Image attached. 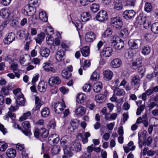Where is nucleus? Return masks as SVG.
<instances>
[{"instance_id":"ddd939ff","label":"nucleus","mask_w":158,"mask_h":158,"mask_svg":"<svg viewBox=\"0 0 158 158\" xmlns=\"http://www.w3.org/2000/svg\"><path fill=\"white\" fill-rule=\"evenodd\" d=\"M135 14V12L133 10H127L123 13V17L127 19H131L133 18Z\"/></svg>"},{"instance_id":"338daca9","label":"nucleus","mask_w":158,"mask_h":158,"mask_svg":"<svg viewBox=\"0 0 158 158\" xmlns=\"http://www.w3.org/2000/svg\"><path fill=\"white\" fill-rule=\"evenodd\" d=\"M91 155L89 153L84 152L80 158H90Z\"/></svg>"},{"instance_id":"f03ea898","label":"nucleus","mask_w":158,"mask_h":158,"mask_svg":"<svg viewBox=\"0 0 158 158\" xmlns=\"http://www.w3.org/2000/svg\"><path fill=\"white\" fill-rule=\"evenodd\" d=\"M14 15L13 11L9 8H3L0 10V16L7 20H11Z\"/></svg>"},{"instance_id":"49530a36","label":"nucleus","mask_w":158,"mask_h":158,"mask_svg":"<svg viewBox=\"0 0 158 158\" xmlns=\"http://www.w3.org/2000/svg\"><path fill=\"white\" fill-rule=\"evenodd\" d=\"M121 40L120 39L119 37L115 35L112 36L110 39V42L113 45L117 43L120 41Z\"/></svg>"},{"instance_id":"aec40b11","label":"nucleus","mask_w":158,"mask_h":158,"mask_svg":"<svg viewBox=\"0 0 158 158\" xmlns=\"http://www.w3.org/2000/svg\"><path fill=\"white\" fill-rule=\"evenodd\" d=\"M6 155L8 158H14L16 155V151L13 148L8 149L6 151Z\"/></svg>"},{"instance_id":"f3484780","label":"nucleus","mask_w":158,"mask_h":158,"mask_svg":"<svg viewBox=\"0 0 158 158\" xmlns=\"http://www.w3.org/2000/svg\"><path fill=\"white\" fill-rule=\"evenodd\" d=\"M103 77L106 81L111 80L113 76V73L112 71L110 70H106L103 72Z\"/></svg>"},{"instance_id":"0eeeda50","label":"nucleus","mask_w":158,"mask_h":158,"mask_svg":"<svg viewBox=\"0 0 158 158\" xmlns=\"http://www.w3.org/2000/svg\"><path fill=\"white\" fill-rule=\"evenodd\" d=\"M141 41L139 40H130L128 42L130 48L132 49H136L139 48V45H141Z\"/></svg>"},{"instance_id":"603ef678","label":"nucleus","mask_w":158,"mask_h":158,"mask_svg":"<svg viewBox=\"0 0 158 158\" xmlns=\"http://www.w3.org/2000/svg\"><path fill=\"white\" fill-rule=\"evenodd\" d=\"M152 7L151 3L147 2L145 4L144 10L146 12H151L152 10Z\"/></svg>"},{"instance_id":"423d86ee","label":"nucleus","mask_w":158,"mask_h":158,"mask_svg":"<svg viewBox=\"0 0 158 158\" xmlns=\"http://www.w3.org/2000/svg\"><path fill=\"white\" fill-rule=\"evenodd\" d=\"M95 17L97 21L100 22H104L108 19V16L106 11L101 10L97 13Z\"/></svg>"},{"instance_id":"8fccbe9b","label":"nucleus","mask_w":158,"mask_h":158,"mask_svg":"<svg viewBox=\"0 0 158 158\" xmlns=\"http://www.w3.org/2000/svg\"><path fill=\"white\" fill-rule=\"evenodd\" d=\"M46 42L48 45H51L54 42V38L51 35L48 36L46 38Z\"/></svg>"},{"instance_id":"864d4df0","label":"nucleus","mask_w":158,"mask_h":158,"mask_svg":"<svg viewBox=\"0 0 158 158\" xmlns=\"http://www.w3.org/2000/svg\"><path fill=\"white\" fill-rule=\"evenodd\" d=\"M62 76L64 78L68 79L71 76V73L67 70H63L61 73Z\"/></svg>"},{"instance_id":"cd10ccee","label":"nucleus","mask_w":158,"mask_h":158,"mask_svg":"<svg viewBox=\"0 0 158 158\" xmlns=\"http://www.w3.org/2000/svg\"><path fill=\"white\" fill-rule=\"evenodd\" d=\"M91 16L89 13L85 12L81 15V19L82 22H85L89 20Z\"/></svg>"},{"instance_id":"c756f323","label":"nucleus","mask_w":158,"mask_h":158,"mask_svg":"<svg viewBox=\"0 0 158 158\" xmlns=\"http://www.w3.org/2000/svg\"><path fill=\"white\" fill-rule=\"evenodd\" d=\"M16 103L21 106H23L25 103V98L23 94L22 96H19L16 98Z\"/></svg>"},{"instance_id":"680f3d73","label":"nucleus","mask_w":158,"mask_h":158,"mask_svg":"<svg viewBox=\"0 0 158 158\" xmlns=\"http://www.w3.org/2000/svg\"><path fill=\"white\" fill-rule=\"evenodd\" d=\"M23 71L22 70L19 69L17 71H14L13 73H14L15 77H16L17 78L19 79L21 75L22 74Z\"/></svg>"},{"instance_id":"9d476101","label":"nucleus","mask_w":158,"mask_h":158,"mask_svg":"<svg viewBox=\"0 0 158 158\" xmlns=\"http://www.w3.org/2000/svg\"><path fill=\"white\" fill-rule=\"evenodd\" d=\"M112 52V49L109 47L104 48L100 53L102 56L106 58L109 57L111 56Z\"/></svg>"},{"instance_id":"6e6d98bb","label":"nucleus","mask_w":158,"mask_h":158,"mask_svg":"<svg viewBox=\"0 0 158 158\" xmlns=\"http://www.w3.org/2000/svg\"><path fill=\"white\" fill-rule=\"evenodd\" d=\"M91 88V85L90 84H86L83 87L82 89L85 92L90 91Z\"/></svg>"},{"instance_id":"a18cd8bd","label":"nucleus","mask_w":158,"mask_h":158,"mask_svg":"<svg viewBox=\"0 0 158 158\" xmlns=\"http://www.w3.org/2000/svg\"><path fill=\"white\" fill-rule=\"evenodd\" d=\"M31 113L30 111H28L24 113L23 116L20 117L19 120L20 121H22L23 120H26L28 118L31 116Z\"/></svg>"},{"instance_id":"a878e982","label":"nucleus","mask_w":158,"mask_h":158,"mask_svg":"<svg viewBox=\"0 0 158 158\" xmlns=\"http://www.w3.org/2000/svg\"><path fill=\"white\" fill-rule=\"evenodd\" d=\"M118 116V114L116 113H114L110 115L109 113H107L105 115V118L106 120L108 121H112L115 120Z\"/></svg>"},{"instance_id":"bb28decb","label":"nucleus","mask_w":158,"mask_h":158,"mask_svg":"<svg viewBox=\"0 0 158 158\" xmlns=\"http://www.w3.org/2000/svg\"><path fill=\"white\" fill-rule=\"evenodd\" d=\"M114 8L118 10H122L123 5L121 0H114Z\"/></svg>"},{"instance_id":"7ed1b4c3","label":"nucleus","mask_w":158,"mask_h":158,"mask_svg":"<svg viewBox=\"0 0 158 158\" xmlns=\"http://www.w3.org/2000/svg\"><path fill=\"white\" fill-rule=\"evenodd\" d=\"M110 24L116 29H120L123 25V23L121 18L115 17L111 19Z\"/></svg>"},{"instance_id":"20e7f679","label":"nucleus","mask_w":158,"mask_h":158,"mask_svg":"<svg viewBox=\"0 0 158 158\" xmlns=\"http://www.w3.org/2000/svg\"><path fill=\"white\" fill-rule=\"evenodd\" d=\"M66 107V106L63 101L59 102L52 105V108L54 111L57 113H61Z\"/></svg>"},{"instance_id":"4d7b16f0","label":"nucleus","mask_w":158,"mask_h":158,"mask_svg":"<svg viewBox=\"0 0 158 158\" xmlns=\"http://www.w3.org/2000/svg\"><path fill=\"white\" fill-rule=\"evenodd\" d=\"M45 31L46 33L48 35V36L51 35L53 33V28L50 26L47 27Z\"/></svg>"},{"instance_id":"c85d7f7f","label":"nucleus","mask_w":158,"mask_h":158,"mask_svg":"<svg viewBox=\"0 0 158 158\" xmlns=\"http://www.w3.org/2000/svg\"><path fill=\"white\" fill-rule=\"evenodd\" d=\"M64 54V51L62 50H60L56 52V58L58 61H60L63 59Z\"/></svg>"},{"instance_id":"052dcab7","label":"nucleus","mask_w":158,"mask_h":158,"mask_svg":"<svg viewBox=\"0 0 158 158\" xmlns=\"http://www.w3.org/2000/svg\"><path fill=\"white\" fill-rule=\"evenodd\" d=\"M144 108L145 106L144 105H142L139 106L138 108L137 109V115H140L141 112L144 110Z\"/></svg>"},{"instance_id":"e433bc0d","label":"nucleus","mask_w":158,"mask_h":158,"mask_svg":"<svg viewBox=\"0 0 158 158\" xmlns=\"http://www.w3.org/2000/svg\"><path fill=\"white\" fill-rule=\"evenodd\" d=\"M151 30L154 34H158V22H155L152 24Z\"/></svg>"},{"instance_id":"774afa93","label":"nucleus","mask_w":158,"mask_h":158,"mask_svg":"<svg viewBox=\"0 0 158 158\" xmlns=\"http://www.w3.org/2000/svg\"><path fill=\"white\" fill-rule=\"evenodd\" d=\"M153 73L155 75H158V64H155L153 66Z\"/></svg>"},{"instance_id":"c03bdc74","label":"nucleus","mask_w":158,"mask_h":158,"mask_svg":"<svg viewBox=\"0 0 158 158\" xmlns=\"http://www.w3.org/2000/svg\"><path fill=\"white\" fill-rule=\"evenodd\" d=\"M129 35L128 30L126 28H124L120 31V36L121 37L126 38Z\"/></svg>"},{"instance_id":"7c9ffc66","label":"nucleus","mask_w":158,"mask_h":158,"mask_svg":"<svg viewBox=\"0 0 158 158\" xmlns=\"http://www.w3.org/2000/svg\"><path fill=\"white\" fill-rule=\"evenodd\" d=\"M39 17L40 19L43 22H45L48 21V17L46 13L43 11H41L39 12Z\"/></svg>"},{"instance_id":"5701e85b","label":"nucleus","mask_w":158,"mask_h":158,"mask_svg":"<svg viewBox=\"0 0 158 158\" xmlns=\"http://www.w3.org/2000/svg\"><path fill=\"white\" fill-rule=\"evenodd\" d=\"M45 36V33L43 32H41L39 34H38L35 39L36 43L39 44H41L44 40Z\"/></svg>"},{"instance_id":"1a4fd4ad","label":"nucleus","mask_w":158,"mask_h":158,"mask_svg":"<svg viewBox=\"0 0 158 158\" xmlns=\"http://www.w3.org/2000/svg\"><path fill=\"white\" fill-rule=\"evenodd\" d=\"M53 64L51 61H47L43 64V68L44 70L47 72H51L54 73L56 72V69L53 67Z\"/></svg>"},{"instance_id":"b1692460","label":"nucleus","mask_w":158,"mask_h":158,"mask_svg":"<svg viewBox=\"0 0 158 158\" xmlns=\"http://www.w3.org/2000/svg\"><path fill=\"white\" fill-rule=\"evenodd\" d=\"M102 88V84L100 82L95 83L93 86L94 91L96 93L99 92Z\"/></svg>"},{"instance_id":"de8ad7c7","label":"nucleus","mask_w":158,"mask_h":158,"mask_svg":"<svg viewBox=\"0 0 158 158\" xmlns=\"http://www.w3.org/2000/svg\"><path fill=\"white\" fill-rule=\"evenodd\" d=\"M48 132L44 128H42L40 131V136L43 138H46L48 137Z\"/></svg>"},{"instance_id":"69168bd1","label":"nucleus","mask_w":158,"mask_h":158,"mask_svg":"<svg viewBox=\"0 0 158 158\" xmlns=\"http://www.w3.org/2000/svg\"><path fill=\"white\" fill-rule=\"evenodd\" d=\"M29 40H27L24 47V49L25 50L27 51L29 49V45L32 41V40L30 38H29Z\"/></svg>"},{"instance_id":"4468645a","label":"nucleus","mask_w":158,"mask_h":158,"mask_svg":"<svg viewBox=\"0 0 158 158\" xmlns=\"http://www.w3.org/2000/svg\"><path fill=\"white\" fill-rule=\"evenodd\" d=\"M72 150L75 152H78L81 149L80 143L77 141L73 142L70 145Z\"/></svg>"},{"instance_id":"37998d69","label":"nucleus","mask_w":158,"mask_h":158,"mask_svg":"<svg viewBox=\"0 0 158 158\" xmlns=\"http://www.w3.org/2000/svg\"><path fill=\"white\" fill-rule=\"evenodd\" d=\"M113 31L112 29L108 28H107L102 34V36L105 37H110L112 34Z\"/></svg>"},{"instance_id":"f8f14e48","label":"nucleus","mask_w":158,"mask_h":158,"mask_svg":"<svg viewBox=\"0 0 158 158\" xmlns=\"http://www.w3.org/2000/svg\"><path fill=\"white\" fill-rule=\"evenodd\" d=\"M61 82L60 79L57 76L52 77L48 80L49 85L51 86H53L55 85L60 84Z\"/></svg>"},{"instance_id":"5fc2aeb1","label":"nucleus","mask_w":158,"mask_h":158,"mask_svg":"<svg viewBox=\"0 0 158 158\" xmlns=\"http://www.w3.org/2000/svg\"><path fill=\"white\" fill-rule=\"evenodd\" d=\"M73 23L74 24L77 29L80 30L82 29V25L80 21L76 20Z\"/></svg>"},{"instance_id":"58836bf2","label":"nucleus","mask_w":158,"mask_h":158,"mask_svg":"<svg viewBox=\"0 0 158 158\" xmlns=\"http://www.w3.org/2000/svg\"><path fill=\"white\" fill-rule=\"evenodd\" d=\"M99 4L97 3H94L90 6V10L93 12H96L99 10Z\"/></svg>"},{"instance_id":"13d9d810","label":"nucleus","mask_w":158,"mask_h":158,"mask_svg":"<svg viewBox=\"0 0 158 158\" xmlns=\"http://www.w3.org/2000/svg\"><path fill=\"white\" fill-rule=\"evenodd\" d=\"M13 93L15 95L16 98L20 95L22 96L23 94L21 92V89L19 88L17 89L14 90L13 91Z\"/></svg>"},{"instance_id":"c9c22d12","label":"nucleus","mask_w":158,"mask_h":158,"mask_svg":"<svg viewBox=\"0 0 158 158\" xmlns=\"http://www.w3.org/2000/svg\"><path fill=\"white\" fill-rule=\"evenodd\" d=\"M151 52V49L150 47L147 46H144L142 49L141 53L144 55L146 56L148 55Z\"/></svg>"},{"instance_id":"72a5a7b5","label":"nucleus","mask_w":158,"mask_h":158,"mask_svg":"<svg viewBox=\"0 0 158 158\" xmlns=\"http://www.w3.org/2000/svg\"><path fill=\"white\" fill-rule=\"evenodd\" d=\"M41 112V116L46 118L49 115L50 112L49 109L48 107H45L42 109Z\"/></svg>"},{"instance_id":"a19ab883","label":"nucleus","mask_w":158,"mask_h":158,"mask_svg":"<svg viewBox=\"0 0 158 158\" xmlns=\"http://www.w3.org/2000/svg\"><path fill=\"white\" fill-rule=\"evenodd\" d=\"M70 124L71 127H70L69 129H70V131H73L76 129L78 126V123L75 121L73 120L71 121L70 122Z\"/></svg>"},{"instance_id":"412c9836","label":"nucleus","mask_w":158,"mask_h":158,"mask_svg":"<svg viewBox=\"0 0 158 158\" xmlns=\"http://www.w3.org/2000/svg\"><path fill=\"white\" fill-rule=\"evenodd\" d=\"M47 87V82L43 81H41L39 83L37 88L40 92H44L46 91Z\"/></svg>"},{"instance_id":"79ce46f5","label":"nucleus","mask_w":158,"mask_h":158,"mask_svg":"<svg viewBox=\"0 0 158 158\" xmlns=\"http://www.w3.org/2000/svg\"><path fill=\"white\" fill-rule=\"evenodd\" d=\"M113 46L114 48L117 50H120L124 46V43L123 41L121 40L119 42L114 44Z\"/></svg>"},{"instance_id":"09e8293b","label":"nucleus","mask_w":158,"mask_h":158,"mask_svg":"<svg viewBox=\"0 0 158 158\" xmlns=\"http://www.w3.org/2000/svg\"><path fill=\"white\" fill-rule=\"evenodd\" d=\"M7 143L5 141L0 142V151L3 152L8 148Z\"/></svg>"},{"instance_id":"9b49d317","label":"nucleus","mask_w":158,"mask_h":158,"mask_svg":"<svg viewBox=\"0 0 158 158\" xmlns=\"http://www.w3.org/2000/svg\"><path fill=\"white\" fill-rule=\"evenodd\" d=\"M96 38L95 34L91 31L87 32L85 36V41L88 43L93 42Z\"/></svg>"},{"instance_id":"6ab92c4d","label":"nucleus","mask_w":158,"mask_h":158,"mask_svg":"<svg viewBox=\"0 0 158 158\" xmlns=\"http://www.w3.org/2000/svg\"><path fill=\"white\" fill-rule=\"evenodd\" d=\"M86 112L85 108L81 106L77 107L75 110V112L76 115L81 116L84 115Z\"/></svg>"},{"instance_id":"4be33fe9","label":"nucleus","mask_w":158,"mask_h":158,"mask_svg":"<svg viewBox=\"0 0 158 158\" xmlns=\"http://www.w3.org/2000/svg\"><path fill=\"white\" fill-rule=\"evenodd\" d=\"M86 98L85 95L82 93L79 94H77L76 101L79 104H81L84 102Z\"/></svg>"},{"instance_id":"ea45409f","label":"nucleus","mask_w":158,"mask_h":158,"mask_svg":"<svg viewBox=\"0 0 158 158\" xmlns=\"http://www.w3.org/2000/svg\"><path fill=\"white\" fill-rule=\"evenodd\" d=\"M136 0H126L124 2V5L129 6H134L136 2Z\"/></svg>"},{"instance_id":"bf43d9fd","label":"nucleus","mask_w":158,"mask_h":158,"mask_svg":"<svg viewBox=\"0 0 158 158\" xmlns=\"http://www.w3.org/2000/svg\"><path fill=\"white\" fill-rule=\"evenodd\" d=\"M99 78V75L97 73L94 71L93 72L91 76V79L93 81H96Z\"/></svg>"},{"instance_id":"a211bd4d","label":"nucleus","mask_w":158,"mask_h":158,"mask_svg":"<svg viewBox=\"0 0 158 158\" xmlns=\"http://www.w3.org/2000/svg\"><path fill=\"white\" fill-rule=\"evenodd\" d=\"M122 62L118 58H115L110 63L111 66L114 69L119 68L121 65Z\"/></svg>"},{"instance_id":"e2e57ef3","label":"nucleus","mask_w":158,"mask_h":158,"mask_svg":"<svg viewBox=\"0 0 158 158\" xmlns=\"http://www.w3.org/2000/svg\"><path fill=\"white\" fill-rule=\"evenodd\" d=\"M125 152L127 153L130 151H133L135 148V146H133L131 147L127 146L124 147L123 146Z\"/></svg>"},{"instance_id":"f257e3e1","label":"nucleus","mask_w":158,"mask_h":158,"mask_svg":"<svg viewBox=\"0 0 158 158\" xmlns=\"http://www.w3.org/2000/svg\"><path fill=\"white\" fill-rule=\"evenodd\" d=\"M60 145L63 147L64 154L66 155L69 157H71L73 155L71 151L72 149L70 148L69 140L67 136L63 137L60 141Z\"/></svg>"},{"instance_id":"4c0bfd02","label":"nucleus","mask_w":158,"mask_h":158,"mask_svg":"<svg viewBox=\"0 0 158 158\" xmlns=\"http://www.w3.org/2000/svg\"><path fill=\"white\" fill-rule=\"evenodd\" d=\"M81 52L82 56L85 57L88 56L89 54V49L88 47H84L81 50Z\"/></svg>"},{"instance_id":"393cba45","label":"nucleus","mask_w":158,"mask_h":158,"mask_svg":"<svg viewBox=\"0 0 158 158\" xmlns=\"http://www.w3.org/2000/svg\"><path fill=\"white\" fill-rule=\"evenodd\" d=\"M50 53V51L49 48H42L40 51V54L43 57H48Z\"/></svg>"},{"instance_id":"dca6fc26","label":"nucleus","mask_w":158,"mask_h":158,"mask_svg":"<svg viewBox=\"0 0 158 158\" xmlns=\"http://www.w3.org/2000/svg\"><path fill=\"white\" fill-rule=\"evenodd\" d=\"M136 21L138 23H139L140 24H143V27L145 28L148 29L149 27L150 23L145 21V19L143 18L141 15H139Z\"/></svg>"},{"instance_id":"6e6552de","label":"nucleus","mask_w":158,"mask_h":158,"mask_svg":"<svg viewBox=\"0 0 158 158\" xmlns=\"http://www.w3.org/2000/svg\"><path fill=\"white\" fill-rule=\"evenodd\" d=\"M15 34L13 32H10L6 35L3 42L6 44H9L15 40Z\"/></svg>"},{"instance_id":"3c124183","label":"nucleus","mask_w":158,"mask_h":158,"mask_svg":"<svg viewBox=\"0 0 158 158\" xmlns=\"http://www.w3.org/2000/svg\"><path fill=\"white\" fill-rule=\"evenodd\" d=\"M60 149L59 146L57 145H54L52 148V153L53 154H58L60 151Z\"/></svg>"},{"instance_id":"39448f33","label":"nucleus","mask_w":158,"mask_h":158,"mask_svg":"<svg viewBox=\"0 0 158 158\" xmlns=\"http://www.w3.org/2000/svg\"><path fill=\"white\" fill-rule=\"evenodd\" d=\"M22 126L24 130H21L22 132L26 136H30L32 135L30 130L31 125L30 122L28 121H25L22 124Z\"/></svg>"},{"instance_id":"473e14b6","label":"nucleus","mask_w":158,"mask_h":158,"mask_svg":"<svg viewBox=\"0 0 158 158\" xmlns=\"http://www.w3.org/2000/svg\"><path fill=\"white\" fill-rule=\"evenodd\" d=\"M95 99L96 102L98 103H102L105 100V97L102 94H99L95 96Z\"/></svg>"},{"instance_id":"f704fd0d","label":"nucleus","mask_w":158,"mask_h":158,"mask_svg":"<svg viewBox=\"0 0 158 158\" xmlns=\"http://www.w3.org/2000/svg\"><path fill=\"white\" fill-rule=\"evenodd\" d=\"M142 60L139 59L136 60L133 62L132 65V68L133 69H136L141 66Z\"/></svg>"},{"instance_id":"2f4dec72","label":"nucleus","mask_w":158,"mask_h":158,"mask_svg":"<svg viewBox=\"0 0 158 158\" xmlns=\"http://www.w3.org/2000/svg\"><path fill=\"white\" fill-rule=\"evenodd\" d=\"M114 93L116 95L119 96L124 95L125 92L123 89H120L119 88H116L114 90Z\"/></svg>"},{"instance_id":"0e129e2a","label":"nucleus","mask_w":158,"mask_h":158,"mask_svg":"<svg viewBox=\"0 0 158 158\" xmlns=\"http://www.w3.org/2000/svg\"><path fill=\"white\" fill-rule=\"evenodd\" d=\"M152 138L151 137H149L144 140L143 144L145 145L149 146L152 143Z\"/></svg>"},{"instance_id":"2eb2a0df","label":"nucleus","mask_w":158,"mask_h":158,"mask_svg":"<svg viewBox=\"0 0 158 158\" xmlns=\"http://www.w3.org/2000/svg\"><path fill=\"white\" fill-rule=\"evenodd\" d=\"M131 85L139 87L140 81L139 76L137 75H134L131 77Z\"/></svg>"}]
</instances>
